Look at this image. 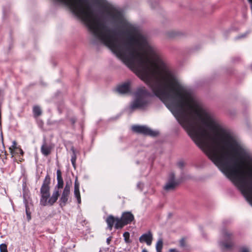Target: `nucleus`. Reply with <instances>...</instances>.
I'll use <instances>...</instances> for the list:
<instances>
[{"label": "nucleus", "mask_w": 252, "mask_h": 252, "mask_svg": "<svg viewBox=\"0 0 252 252\" xmlns=\"http://www.w3.org/2000/svg\"><path fill=\"white\" fill-rule=\"evenodd\" d=\"M146 85L223 173H252V153L182 85L160 55H146Z\"/></svg>", "instance_id": "obj_1"}, {"label": "nucleus", "mask_w": 252, "mask_h": 252, "mask_svg": "<svg viewBox=\"0 0 252 252\" xmlns=\"http://www.w3.org/2000/svg\"><path fill=\"white\" fill-rule=\"evenodd\" d=\"M150 93L144 87L138 88L134 94V100L129 106V113L136 109L145 110L150 103Z\"/></svg>", "instance_id": "obj_2"}, {"label": "nucleus", "mask_w": 252, "mask_h": 252, "mask_svg": "<svg viewBox=\"0 0 252 252\" xmlns=\"http://www.w3.org/2000/svg\"><path fill=\"white\" fill-rule=\"evenodd\" d=\"M49 183L50 177L47 174L40 190V204L43 206H52L57 201L60 195V191L56 188L50 196Z\"/></svg>", "instance_id": "obj_3"}, {"label": "nucleus", "mask_w": 252, "mask_h": 252, "mask_svg": "<svg viewBox=\"0 0 252 252\" xmlns=\"http://www.w3.org/2000/svg\"><path fill=\"white\" fill-rule=\"evenodd\" d=\"M185 174H181L180 177H176L175 174H170L163 189L167 191H172L185 180Z\"/></svg>", "instance_id": "obj_4"}, {"label": "nucleus", "mask_w": 252, "mask_h": 252, "mask_svg": "<svg viewBox=\"0 0 252 252\" xmlns=\"http://www.w3.org/2000/svg\"><path fill=\"white\" fill-rule=\"evenodd\" d=\"M221 234L223 240L220 241V246L223 249H230L234 246L232 234L224 228L222 229Z\"/></svg>", "instance_id": "obj_5"}, {"label": "nucleus", "mask_w": 252, "mask_h": 252, "mask_svg": "<svg viewBox=\"0 0 252 252\" xmlns=\"http://www.w3.org/2000/svg\"><path fill=\"white\" fill-rule=\"evenodd\" d=\"M131 129L133 131L138 133L143 134L146 135L155 137L158 135L159 132L157 130H153L145 126L134 125Z\"/></svg>", "instance_id": "obj_6"}, {"label": "nucleus", "mask_w": 252, "mask_h": 252, "mask_svg": "<svg viewBox=\"0 0 252 252\" xmlns=\"http://www.w3.org/2000/svg\"><path fill=\"white\" fill-rule=\"evenodd\" d=\"M70 187L69 185L66 184L61 194L59 200V205L63 207L67 204L70 195Z\"/></svg>", "instance_id": "obj_7"}, {"label": "nucleus", "mask_w": 252, "mask_h": 252, "mask_svg": "<svg viewBox=\"0 0 252 252\" xmlns=\"http://www.w3.org/2000/svg\"><path fill=\"white\" fill-rule=\"evenodd\" d=\"M139 240L140 243H146L148 246H150L153 240L152 233L150 231L144 233L139 237Z\"/></svg>", "instance_id": "obj_8"}, {"label": "nucleus", "mask_w": 252, "mask_h": 252, "mask_svg": "<svg viewBox=\"0 0 252 252\" xmlns=\"http://www.w3.org/2000/svg\"><path fill=\"white\" fill-rule=\"evenodd\" d=\"M130 82H126L122 85L118 86L117 91L119 94H121L129 93L130 92Z\"/></svg>", "instance_id": "obj_9"}, {"label": "nucleus", "mask_w": 252, "mask_h": 252, "mask_svg": "<svg viewBox=\"0 0 252 252\" xmlns=\"http://www.w3.org/2000/svg\"><path fill=\"white\" fill-rule=\"evenodd\" d=\"M121 218L126 225L130 224L134 220L133 215L130 212H126L123 213Z\"/></svg>", "instance_id": "obj_10"}, {"label": "nucleus", "mask_w": 252, "mask_h": 252, "mask_svg": "<svg viewBox=\"0 0 252 252\" xmlns=\"http://www.w3.org/2000/svg\"><path fill=\"white\" fill-rule=\"evenodd\" d=\"M23 200L24 203L25 204L26 207V213L27 215V218L28 220H30L31 219V213L29 211V209L28 207L27 204V194L25 191V186L23 185Z\"/></svg>", "instance_id": "obj_11"}, {"label": "nucleus", "mask_w": 252, "mask_h": 252, "mask_svg": "<svg viewBox=\"0 0 252 252\" xmlns=\"http://www.w3.org/2000/svg\"><path fill=\"white\" fill-rule=\"evenodd\" d=\"M51 149V145H47L45 142H44L41 147V152L43 155L47 156L50 154Z\"/></svg>", "instance_id": "obj_12"}, {"label": "nucleus", "mask_w": 252, "mask_h": 252, "mask_svg": "<svg viewBox=\"0 0 252 252\" xmlns=\"http://www.w3.org/2000/svg\"><path fill=\"white\" fill-rule=\"evenodd\" d=\"M74 195L75 197L76 198L77 202L78 204H80L81 202V196L79 191V185L75 183L74 185Z\"/></svg>", "instance_id": "obj_13"}, {"label": "nucleus", "mask_w": 252, "mask_h": 252, "mask_svg": "<svg viewBox=\"0 0 252 252\" xmlns=\"http://www.w3.org/2000/svg\"><path fill=\"white\" fill-rule=\"evenodd\" d=\"M116 218H115L113 216L110 215L108 217L106 221L108 225V228L111 230L112 227L114 224H115Z\"/></svg>", "instance_id": "obj_14"}, {"label": "nucleus", "mask_w": 252, "mask_h": 252, "mask_svg": "<svg viewBox=\"0 0 252 252\" xmlns=\"http://www.w3.org/2000/svg\"><path fill=\"white\" fill-rule=\"evenodd\" d=\"M126 224L125 223V222L123 220L122 218L121 217V218H116V222L115 224V227L116 229H119L122 228L123 227H124L125 225H126Z\"/></svg>", "instance_id": "obj_15"}, {"label": "nucleus", "mask_w": 252, "mask_h": 252, "mask_svg": "<svg viewBox=\"0 0 252 252\" xmlns=\"http://www.w3.org/2000/svg\"><path fill=\"white\" fill-rule=\"evenodd\" d=\"M57 175L58 183L55 188H56V189H58V190H59L60 189H62L63 188V178L62 177V174H57Z\"/></svg>", "instance_id": "obj_16"}, {"label": "nucleus", "mask_w": 252, "mask_h": 252, "mask_svg": "<svg viewBox=\"0 0 252 252\" xmlns=\"http://www.w3.org/2000/svg\"><path fill=\"white\" fill-rule=\"evenodd\" d=\"M163 248V241L162 239L160 238L158 240L156 245V249L157 252H162V249Z\"/></svg>", "instance_id": "obj_17"}, {"label": "nucleus", "mask_w": 252, "mask_h": 252, "mask_svg": "<svg viewBox=\"0 0 252 252\" xmlns=\"http://www.w3.org/2000/svg\"><path fill=\"white\" fill-rule=\"evenodd\" d=\"M18 147L17 145V143L15 141L12 142V145L9 147V149L12 157L14 155L15 150Z\"/></svg>", "instance_id": "obj_18"}, {"label": "nucleus", "mask_w": 252, "mask_h": 252, "mask_svg": "<svg viewBox=\"0 0 252 252\" xmlns=\"http://www.w3.org/2000/svg\"><path fill=\"white\" fill-rule=\"evenodd\" d=\"M71 150L72 151V155H71V161L73 165V166L74 167L75 164V162L76 160V156L75 154V150L74 149L73 147H72L71 149Z\"/></svg>", "instance_id": "obj_19"}, {"label": "nucleus", "mask_w": 252, "mask_h": 252, "mask_svg": "<svg viewBox=\"0 0 252 252\" xmlns=\"http://www.w3.org/2000/svg\"><path fill=\"white\" fill-rule=\"evenodd\" d=\"M33 113L35 117H38L41 114V110L39 106H35L33 108Z\"/></svg>", "instance_id": "obj_20"}, {"label": "nucleus", "mask_w": 252, "mask_h": 252, "mask_svg": "<svg viewBox=\"0 0 252 252\" xmlns=\"http://www.w3.org/2000/svg\"><path fill=\"white\" fill-rule=\"evenodd\" d=\"M129 233L128 232H125L123 234V237L124 238V240L126 243H129L131 242V241L129 239Z\"/></svg>", "instance_id": "obj_21"}, {"label": "nucleus", "mask_w": 252, "mask_h": 252, "mask_svg": "<svg viewBox=\"0 0 252 252\" xmlns=\"http://www.w3.org/2000/svg\"><path fill=\"white\" fill-rule=\"evenodd\" d=\"M0 252H8L7 247L5 244L2 243L0 245Z\"/></svg>", "instance_id": "obj_22"}, {"label": "nucleus", "mask_w": 252, "mask_h": 252, "mask_svg": "<svg viewBox=\"0 0 252 252\" xmlns=\"http://www.w3.org/2000/svg\"><path fill=\"white\" fill-rule=\"evenodd\" d=\"M20 154L21 155H23L24 154V152L22 149L18 147L16 150H15L14 155L17 154Z\"/></svg>", "instance_id": "obj_23"}, {"label": "nucleus", "mask_w": 252, "mask_h": 252, "mask_svg": "<svg viewBox=\"0 0 252 252\" xmlns=\"http://www.w3.org/2000/svg\"><path fill=\"white\" fill-rule=\"evenodd\" d=\"M185 162L183 160H180L177 162V166L180 168H183L185 166Z\"/></svg>", "instance_id": "obj_24"}, {"label": "nucleus", "mask_w": 252, "mask_h": 252, "mask_svg": "<svg viewBox=\"0 0 252 252\" xmlns=\"http://www.w3.org/2000/svg\"><path fill=\"white\" fill-rule=\"evenodd\" d=\"M240 252H251L249 249L246 247H242L240 249Z\"/></svg>", "instance_id": "obj_25"}, {"label": "nucleus", "mask_w": 252, "mask_h": 252, "mask_svg": "<svg viewBox=\"0 0 252 252\" xmlns=\"http://www.w3.org/2000/svg\"><path fill=\"white\" fill-rule=\"evenodd\" d=\"M247 32H246L245 33H243V34H242L237 37H236L235 39H241V38H244L246 36L247 34Z\"/></svg>", "instance_id": "obj_26"}, {"label": "nucleus", "mask_w": 252, "mask_h": 252, "mask_svg": "<svg viewBox=\"0 0 252 252\" xmlns=\"http://www.w3.org/2000/svg\"><path fill=\"white\" fill-rule=\"evenodd\" d=\"M143 187V184L141 182H138L137 184V189H139L140 190H142V188Z\"/></svg>", "instance_id": "obj_27"}, {"label": "nucleus", "mask_w": 252, "mask_h": 252, "mask_svg": "<svg viewBox=\"0 0 252 252\" xmlns=\"http://www.w3.org/2000/svg\"><path fill=\"white\" fill-rule=\"evenodd\" d=\"M230 223V220H224L223 221V224L224 226H225V225L229 224Z\"/></svg>", "instance_id": "obj_28"}, {"label": "nucleus", "mask_w": 252, "mask_h": 252, "mask_svg": "<svg viewBox=\"0 0 252 252\" xmlns=\"http://www.w3.org/2000/svg\"><path fill=\"white\" fill-rule=\"evenodd\" d=\"M111 239H112V237H109L107 238L106 239V242L107 243V244H110V242L111 241Z\"/></svg>", "instance_id": "obj_29"}, {"label": "nucleus", "mask_w": 252, "mask_h": 252, "mask_svg": "<svg viewBox=\"0 0 252 252\" xmlns=\"http://www.w3.org/2000/svg\"><path fill=\"white\" fill-rule=\"evenodd\" d=\"M169 252H178L176 250L173 249H170Z\"/></svg>", "instance_id": "obj_30"}, {"label": "nucleus", "mask_w": 252, "mask_h": 252, "mask_svg": "<svg viewBox=\"0 0 252 252\" xmlns=\"http://www.w3.org/2000/svg\"><path fill=\"white\" fill-rule=\"evenodd\" d=\"M180 244L182 246H184V240H182L180 242Z\"/></svg>", "instance_id": "obj_31"}, {"label": "nucleus", "mask_w": 252, "mask_h": 252, "mask_svg": "<svg viewBox=\"0 0 252 252\" xmlns=\"http://www.w3.org/2000/svg\"><path fill=\"white\" fill-rule=\"evenodd\" d=\"M142 252H148V251H147V250H146V249H143V250H142Z\"/></svg>", "instance_id": "obj_32"}, {"label": "nucleus", "mask_w": 252, "mask_h": 252, "mask_svg": "<svg viewBox=\"0 0 252 252\" xmlns=\"http://www.w3.org/2000/svg\"><path fill=\"white\" fill-rule=\"evenodd\" d=\"M250 4H252V0H248Z\"/></svg>", "instance_id": "obj_33"}, {"label": "nucleus", "mask_w": 252, "mask_h": 252, "mask_svg": "<svg viewBox=\"0 0 252 252\" xmlns=\"http://www.w3.org/2000/svg\"><path fill=\"white\" fill-rule=\"evenodd\" d=\"M57 173H61L60 170H58L57 171Z\"/></svg>", "instance_id": "obj_34"}]
</instances>
